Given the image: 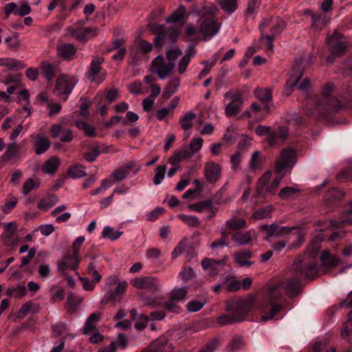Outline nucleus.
<instances>
[{
	"instance_id": "nucleus-1",
	"label": "nucleus",
	"mask_w": 352,
	"mask_h": 352,
	"mask_svg": "<svg viewBox=\"0 0 352 352\" xmlns=\"http://www.w3.org/2000/svg\"><path fill=\"white\" fill-rule=\"evenodd\" d=\"M296 162V151L292 148H286L282 150L280 157L275 163L276 177L270 183L272 173L267 170L259 178L257 184L256 192L259 197L267 198L274 195L276 188L281 179L287 171H289Z\"/></svg>"
},
{
	"instance_id": "nucleus-2",
	"label": "nucleus",
	"mask_w": 352,
	"mask_h": 352,
	"mask_svg": "<svg viewBox=\"0 0 352 352\" xmlns=\"http://www.w3.org/2000/svg\"><path fill=\"white\" fill-rule=\"evenodd\" d=\"M291 272L293 275L287 278L282 283L287 295L294 298L300 293V278L314 280L318 276V264L305 256L296 258L292 265Z\"/></svg>"
},
{
	"instance_id": "nucleus-3",
	"label": "nucleus",
	"mask_w": 352,
	"mask_h": 352,
	"mask_svg": "<svg viewBox=\"0 0 352 352\" xmlns=\"http://www.w3.org/2000/svg\"><path fill=\"white\" fill-rule=\"evenodd\" d=\"M182 54V50L177 47L167 50L166 58L168 63H166L163 55L159 54L152 60L151 67L158 77L164 80L172 74L175 67V60Z\"/></svg>"
},
{
	"instance_id": "nucleus-4",
	"label": "nucleus",
	"mask_w": 352,
	"mask_h": 352,
	"mask_svg": "<svg viewBox=\"0 0 352 352\" xmlns=\"http://www.w3.org/2000/svg\"><path fill=\"white\" fill-rule=\"evenodd\" d=\"M149 28L156 36L153 44L160 52L166 43L174 44L177 42L180 34V30L175 28H166L164 25L150 23Z\"/></svg>"
},
{
	"instance_id": "nucleus-5",
	"label": "nucleus",
	"mask_w": 352,
	"mask_h": 352,
	"mask_svg": "<svg viewBox=\"0 0 352 352\" xmlns=\"http://www.w3.org/2000/svg\"><path fill=\"white\" fill-rule=\"evenodd\" d=\"M199 25L200 32L206 38H211L219 32V25L215 20V12L213 9L204 7Z\"/></svg>"
},
{
	"instance_id": "nucleus-6",
	"label": "nucleus",
	"mask_w": 352,
	"mask_h": 352,
	"mask_svg": "<svg viewBox=\"0 0 352 352\" xmlns=\"http://www.w3.org/2000/svg\"><path fill=\"white\" fill-rule=\"evenodd\" d=\"M282 283H278L269 287L266 300H267L268 305L272 307L268 314L262 316L261 320L263 322L274 318L283 308V305L279 302V300L283 297L282 292L280 291Z\"/></svg>"
},
{
	"instance_id": "nucleus-7",
	"label": "nucleus",
	"mask_w": 352,
	"mask_h": 352,
	"mask_svg": "<svg viewBox=\"0 0 352 352\" xmlns=\"http://www.w3.org/2000/svg\"><path fill=\"white\" fill-rule=\"evenodd\" d=\"M251 307L249 300L241 297L231 298L226 302V310L240 320L243 321Z\"/></svg>"
},
{
	"instance_id": "nucleus-8",
	"label": "nucleus",
	"mask_w": 352,
	"mask_h": 352,
	"mask_svg": "<svg viewBox=\"0 0 352 352\" xmlns=\"http://www.w3.org/2000/svg\"><path fill=\"white\" fill-rule=\"evenodd\" d=\"M255 133L259 136L267 135V139L271 146H276L283 142L287 138L288 132L285 126H279L277 131H272L270 126L258 125Z\"/></svg>"
},
{
	"instance_id": "nucleus-9",
	"label": "nucleus",
	"mask_w": 352,
	"mask_h": 352,
	"mask_svg": "<svg viewBox=\"0 0 352 352\" xmlns=\"http://www.w3.org/2000/svg\"><path fill=\"white\" fill-rule=\"evenodd\" d=\"M254 94L256 98L263 103V107L254 102L251 104L250 109L256 113L265 111V113L262 116V118H265L273 106L272 91L268 89L256 88Z\"/></svg>"
},
{
	"instance_id": "nucleus-10",
	"label": "nucleus",
	"mask_w": 352,
	"mask_h": 352,
	"mask_svg": "<svg viewBox=\"0 0 352 352\" xmlns=\"http://www.w3.org/2000/svg\"><path fill=\"white\" fill-rule=\"evenodd\" d=\"M344 191L333 187L328 190L324 196V201L321 213L325 214L333 211L340 206L341 201L344 197Z\"/></svg>"
},
{
	"instance_id": "nucleus-11",
	"label": "nucleus",
	"mask_w": 352,
	"mask_h": 352,
	"mask_svg": "<svg viewBox=\"0 0 352 352\" xmlns=\"http://www.w3.org/2000/svg\"><path fill=\"white\" fill-rule=\"evenodd\" d=\"M343 36L338 32L327 38V45L329 47L331 54L327 56V63L331 64L335 58L344 54L346 51V43L342 41Z\"/></svg>"
},
{
	"instance_id": "nucleus-12",
	"label": "nucleus",
	"mask_w": 352,
	"mask_h": 352,
	"mask_svg": "<svg viewBox=\"0 0 352 352\" xmlns=\"http://www.w3.org/2000/svg\"><path fill=\"white\" fill-rule=\"evenodd\" d=\"M224 192L225 190L222 188L215 194V195L211 199L199 202L197 204H194L192 205V208L199 212L206 210L208 212V217L209 218H212L213 217H214L217 211V208L215 207V205H221L225 201L223 199Z\"/></svg>"
},
{
	"instance_id": "nucleus-13",
	"label": "nucleus",
	"mask_w": 352,
	"mask_h": 352,
	"mask_svg": "<svg viewBox=\"0 0 352 352\" xmlns=\"http://www.w3.org/2000/svg\"><path fill=\"white\" fill-rule=\"evenodd\" d=\"M261 228L267 232V237H278L281 235L288 234L293 230H296L294 234L297 238L298 245L300 246L303 241L304 237L302 234L299 230H297V228L295 226L288 228L285 226H280L273 223L269 226L267 224L262 225Z\"/></svg>"
},
{
	"instance_id": "nucleus-14",
	"label": "nucleus",
	"mask_w": 352,
	"mask_h": 352,
	"mask_svg": "<svg viewBox=\"0 0 352 352\" xmlns=\"http://www.w3.org/2000/svg\"><path fill=\"white\" fill-rule=\"evenodd\" d=\"M305 65L302 59L296 60L293 67L290 72L289 77L287 80V88L285 89V94L289 96L292 94L294 89L297 87L300 80L304 75Z\"/></svg>"
},
{
	"instance_id": "nucleus-15",
	"label": "nucleus",
	"mask_w": 352,
	"mask_h": 352,
	"mask_svg": "<svg viewBox=\"0 0 352 352\" xmlns=\"http://www.w3.org/2000/svg\"><path fill=\"white\" fill-rule=\"evenodd\" d=\"M130 283L138 289H146L155 294L161 288L160 280L154 276H140L131 280Z\"/></svg>"
},
{
	"instance_id": "nucleus-16",
	"label": "nucleus",
	"mask_w": 352,
	"mask_h": 352,
	"mask_svg": "<svg viewBox=\"0 0 352 352\" xmlns=\"http://www.w3.org/2000/svg\"><path fill=\"white\" fill-rule=\"evenodd\" d=\"M76 82L77 80L74 77L60 75L56 80V89L60 94L67 96L72 93Z\"/></svg>"
},
{
	"instance_id": "nucleus-17",
	"label": "nucleus",
	"mask_w": 352,
	"mask_h": 352,
	"mask_svg": "<svg viewBox=\"0 0 352 352\" xmlns=\"http://www.w3.org/2000/svg\"><path fill=\"white\" fill-rule=\"evenodd\" d=\"M227 257L225 256L223 259L216 261L213 258H205L201 263V266L205 270H209V274L212 276H216L219 273L222 272L224 269L225 261Z\"/></svg>"
},
{
	"instance_id": "nucleus-18",
	"label": "nucleus",
	"mask_w": 352,
	"mask_h": 352,
	"mask_svg": "<svg viewBox=\"0 0 352 352\" xmlns=\"http://www.w3.org/2000/svg\"><path fill=\"white\" fill-rule=\"evenodd\" d=\"M50 131L53 138H59L62 142H70L73 140L72 131L60 124H53Z\"/></svg>"
},
{
	"instance_id": "nucleus-19",
	"label": "nucleus",
	"mask_w": 352,
	"mask_h": 352,
	"mask_svg": "<svg viewBox=\"0 0 352 352\" xmlns=\"http://www.w3.org/2000/svg\"><path fill=\"white\" fill-rule=\"evenodd\" d=\"M126 287L127 283L126 281L118 283L115 290L108 292L102 299L101 303L106 304L110 302L116 303L119 302L122 296L124 294Z\"/></svg>"
},
{
	"instance_id": "nucleus-20",
	"label": "nucleus",
	"mask_w": 352,
	"mask_h": 352,
	"mask_svg": "<svg viewBox=\"0 0 352 352\" xmlns=\"http://www.w3.org/2000/svg\"><path fill=\"white\" fill-rule=\"evenodd\" d=\"M41 75L49 82H52L59 72L58 65L43 60L41 63Z\"/></svg>"
},
{
	"instance_id": "nucleus-21",
	"label": "nucleus",
	"mask_w": 352,
	"mask_h": 352,
	"mask_svg": "<svg viewBox=\"0 0 352 352\" xmlns=\"http://www.w3.org/2000/svg\"><path fill=\"white\" fill-rule=\"evenodd\" d=\"M80 262L78 254H73L64 256L60 262L58 263V270L65 272L67 270H74L77 268Z\"/></svg>"
},
{
	"instance_id": "nucleus-22",
	"label": "nucleus",
	"mask_w": 352,
	"mask_h": 352,
	"mask_svg": "<svg viewBox=\"0 0 352 352\" xmlns=\"http://www.w3.org/2000/svg\"><path fill=\"white\" fill-rule=\"evenodd\" d=\"M271 24L272 25L270 29V35H274V37L282 32L285 28V22L280 18L276 17L269 21H264L263 23L260 25L261 32H263L264 28Z\"/></svg>"
},
{
	"instance_id": "nucleus-23",
	"label": "nucleus",
	"mask_w": 352,
	"mask_h": 352,
	"mask_svg": "<svg viewBox=\"0 0 352 352\" xmlns=\"http://www.w3.org/2000/svg\"><path fill=\"white\" fill-rule=\"evenodd\" d=\"M101 63L102 61L98 58L94 59L89 65L88 70V78L93 82L100 83L104 78V77L98 76L101 70Z\"/></svg>"
},
{
	"instance_id": "nucleus-24",
	"label": "nucleus",
	"mask_w": 352,
	"mask_h": 352,
	"mask_svg": "<svg viewBox=\"0 0 352 352\" xmlns=\"http://www.w3.org/2000/svg\"><path fill=\"white\" fill-rule=\"evenodd\" d=\"M221 168L214 162H209L206 165L205 173L208 182L214 183L220 176Z\"/></svg>"
},
{
	"instance_id": "nucleus-25",
	"label": "nucleus",
	"mask_w": 352,
	"mask_h": 352,
	"mask_svg": "<svg viewBox=\"0 0 352 352\" xmlns=\"http://www.w3.org/2000/svg\"><path fill=\"white\" fill-rule=\"evenodd\" d=\"M320 261L322 265L329 269L336 267L341 263V260L338 257L331 255L328 250L322 252Z\"/></svg>"
},
{
	"instance_id": "nucleus-26",
	"label": "nucleus",
	"mask_w": 352,
	"mask_h": 352,
	"mask_svg": "<svg viewBox=\"0 0 352 352\" xmlns=\"http://www.w3.org/2000/svg\"><path fill=\"white\" fill-rule=\"evenodd\" d=\"M193 156V152L190 151L188 147H184L180 151H175L173 155L169 159V162L173 166H179V163L185 160L191 158Z\"/></svg>"
},
{
	"instance_id": "nucleus-27",
	"label": "nucleus",
	"mask_w": 352,
	"mask_h": 352,
	"mask_svg": "<svg viewBox=\"0 0 352 352\" xmlns=\"http://www.w3.org/2000/svg\"><path fill=\"white\" fill-rule=\"evenodd\" d=\"M196 54V50L195 47L190 46L186 51L185 55L180 59L178 63V73L179 74H184L187 67L188 66L190 60Z\"/></svg>"
},
{
	"instance_id": "nucleus-28",
	"label": "nucleus",
	"mask_w": 352,
	"mask_h": 352,
	"mask_svg": "<svg viewBox=\"0 0 352 352\" xmlns=\"http://www.w3.org/2000/svg\"><path fill=\"white\" fill-rule=\"evenodd\" d=\"M243 104V98H236L234 100H231L225 108V113L228 117L236 116L240 111Z\"/></svg>"
},
{
	"instance_id": "nucleus-29",
	"label": "nucleus",
	"mask_w": 352,
	"mask_h": 352,
	"mask_svg": "<svg viewBox=\"0 0 352 352\" xmlns=\"http://www.w3.org/2000/svg\"><path fill=\"white\" fill-rule=\"evenodd\" d=\"M59 56L65 60H71L76 54L77 49L71 43H64L57 48Z\"/></svg>"
},
{
	"instance_id": "nucleus-30",
	"label": "nucleus",
	"mask_w": 352,
	"mask_h": 352,
	"mask_svg": "<svg viewBox=\"0 0 352 352\" xmlns=\"http://www.w3.org/2000/svg\"><path fill=\"white\" fill-rule=\"evenodd\" d=\"M51 142L47 137L38 135L34 141V147L36 154L42 155L50 147Z\"/></svg>"
},
{
	"instance_id": "nucleus-31",
	"label": "nucleus",
	"mask_w": 352,
	"mask_h": 352,
	"mask_svg": "<svg viewBox=\"0 0 352 352\" xmlns=\"http://www.w3.org/2000/svg\"><path fill=\"white\" fill-rule=\"evenodd\" d=\"M100 313H92L87 319V321L83 327V333L85 335H90L96 331L95 323L100 320Z\"/></svg>"
},
{
	"instance_id": "nucleus-32",
	"label": "nucleus",
	"mask_w": 352,
	"mask_h": 352,
	"mask_svg": "<svg viewBox=\"0 0 352 352\" xmlns=\"http://www.w3.org/2000/svg\"><path fill=\"white\" fill-rule=\"evenodd\" d=\"M82 298L79 296L74 294L73 292H69L67 298V303L65 308L67 312L70 314H74L76 312L78 306L82 302Z\"/></svg>"
},
{
	"instance_id": "nucleus-33",
	"label": "nucleus",
	"mask_w": 352,
	"mask_h": 352,
	"mask_svg": "<svg viewBox=\"0 0 352 352\" xmlns=\"http://www.w3.org/2000/svg\"><path fill=\"white\" fill-rule=\"evenodd\" d=\"M0 66L6 67L13 71H19L25 67V65L21 60L10 58H0Z\"/></svg>"
},
{
	"instance_id": "nucleus-34",
	"label": "nucleus",
	"mask_w": 352,
	"mask_h": 352,
	"mask_svg": "<svg viewBox=\"0 0 352 352\" xmlns=\"http://www.w3.org/2000/svg\"><path fill=\"white\" fill-rule=\"evenodd\" d=\"M251 256L252 253L250 250H243L236 252L234 256V258L235 262L240 267H250L252 264V262L248 261V258H251Z\"/></svg>"
},
{
	"instance_id": "nucleus-35",
	"label": "nucleus",
	"mask_w": 352,
	"mask_h": 352,
	"mask_svg": "<svg viewBox=\"0 0 352 352\" xmlns=\"http://www.w3.org/2000/svg\"><path fill=\"white\" fill-rule=\"evenodd\" d=\"M60 166V160L56 157H52L43 165L42 170L47 174L55 173Z\"/></svg>"
},
{
	"instance_id": "nucleus-36",
	"label": "nucleus",
	"mask_w": 352,
	"mask_h": 352,
	"mask_svg": "<svg viewBox=\"0 0 352 352\" xmlns=\"http://www.w3.org/2000/svg\"><path fill=\"white\" fill-rule=\"evenodd\" d=\"M188 292V287H176L169 293V298L178 302H181L186 298Z\"/></svg>"
},
{
	"instance_id": "nucleus-37",
	"label": "nucleus",
	"mask_w": 352,
	"mask_h": 352,
	"mask_svg": "<svg viewBox=\"0 0 352 352\" xmlns=\"http://www.w3.org/2000/svg\"><path fill=\"white\" fill-rule=\"evenodd\" d=\"M187 16L186 8L181 5L179 8L174 11L168 18V23H179L183 21Z\"/></svg>"
},
{
	"instance_id": "nucleus-38",
	"label": "nucleus",
	"mask_w": 352,
	"mask_h": 352,
	"mask_svg": "<svg viewBox=\"0 0 352 352\" xmlns=\"http://www.w3.org/2000/svg\"><path fill=\"white\" fill-rule=\"evenodd\" d=\"M85 167L80 164H75L69 167L67 173L70 177L77 179L87 175Z\"/></svg>"
},
{
	"instance_id": "nucleus-39",
	"label": "nucleus",
	"mask_w": 352,
	"mask_h": 352,
	"mask_svg": "<svg viewBox=\"0 0 352 352\" xmlns=\"http://www.w3.org/2000/svg\"><path fill=\"white\" fill-rule=\"evenodd\" d=\"M73 34L79 41H85L86 39L88 38V37L89 36H96L97 30L94 28L87 27L82 30H76L73 33Z\"/></svg>"
},
{
	"instance_id": "nucleus-40",
	"label": "nucleus",
	"mask_w": 352,
	"mask_h": 352,
	"mask_svg": "<svg viewBox=\"0 0 352 352\" xmlns=\"http://www.w3.org/2000/svg\"><path fill=\"white\" fill-rule=\"evenodd\" d=\"M254 233L251 232H238L233 235L232 240L239 245H244L251 241Z\"/></svg>"
},
{
	"instance_id": "nucleus-41",
	"label": "nucleus",
	"mask_w": 352,
	"mask_h": 352,
	"mask_svg": "<svg viewBox=\"0 0 352 352\" xmlns=\"http://www.w3.org/2000/svg\"><path fill=\"white\" fill-rule=\"evenodd\" d=\"M217 321L221 326L233 324L235 323L240 322V320L237 319L236 317H235L234 316H233L232 314H230L229 312L219 316L217 318Z\"/></svg>"
},
{
	"instance_id": "nucleus-42",
	"label": "nucleus",
	"mask_w": 352,
	"mask_h": 352,
	"mask_svg": "<svg viewBox=\"0 0 352 352\" xmlns=\"http://www.w3.org/2000/svg\"><path fill=\"white\" fill-rule=\"evenodd\" d=\"M196 115L192 111H189L186 113L183 117H182L179 120V123L184 130H188L191 129L192 126V121L195 118Z\"/></svg>"
},
{
	"instance_id": "nucleus-43",
	"label": "nucleus",
	"mask_w": 352,
	"mask_h": 352,
	"mask_svg": "<svg viewBox=\"0 0 352 352\" xmlns=\"http://www.w3.org/2000/svg\"><path fill=\"white\" fill-rule=\"evenodd\" d=\"M207 300L206 298H204L202 300H193L189 301L186 305V309L189 312H197L201 309L206 304Z\"/></svg>"
},
{
	"instance_id": "nucleus-44",
	"label": "nucleus",
	"mask_w": 352,
	"mask_h": 352,
	"mask_svg": "<svg viewBox=\"0 0 352 352\" xmlns=\"http://www.w3.org/2000/svg\"><path fill=\"white\" fill-rule=\"evenodd\" d=\"M122 232L116 230L110 226H106L102 232V236L104 238L109 239L112 241L118 239L122 234Z\"/></svg>"
},
{
	"instance_id": "nucleus-45",
	"label": "nucleus",
	"mask_w": 352,
	"mask_h": 352,
	"mask_svg": "<svg viewBox=\"0 0 352 352\" xmlns=\"http://www.w3.org/2000/svg\"><path fill=\"white\" fill-rule=\"evenodd\" d=\"M179 83L178 79L170 80L168 85L164 90L163 97L166 99L169 98L177 91Z\"/></svg>"
},
{
	"instance_id": "nucleus-46",
	"label": "nucleus",
	"mask_w": 352,
	"mask_h": 352,
	"mask_svg": "<svg viewBox=\"0 0 352 352\" xmlns=\"http://www.w3.org/2000/svg\"><path fill=\"white\" fill-rule=\"evenodd\" d=\"M336 179L340 182L352 181V166L346 167L340 171Z\"/></svg>"
},
{
	"instance_id": "nucleus-47",
	"label": "nucleus",
	"mask_w": 352,
	"mask_h": 352,
	"mask_svg": "<svg viewBox=\"0 0 352 352\" xmlns=\"http://www.w3.org/2000/svg\"><path fill=\"white\" fill-rule=\"evenodd\" d=\"M166 170V165H160L155 168V176L153 178V183L155 185H159L162 183V180L164 178Z\"/></svg>"
},
{
	"instance_id": "nucleus-48",
	"label": "nucleus",
	"mask_w": 352,
	"mask_h": 352,
	"mask_svg": "<svg viewBox=\"0 0 352 352\" xmlns=\"http://www.w3.org/2000/svg\"><path fill=\"white\" fill-rule=\"evenodd\" d=\"M100 154V149L98 146H93L89 150L85 153V159L89 162L95 161L97 157Z\"/></svg>"
},
{
	"instance_id": "nucleus-49",
	"label": "nucleus",
	"mask_w": 352,
	"mask_h": 352,
	"mask_svg": "<svg viewBox=\"0 0 352 352\" xmlns=\"http://www.w3.org/2000/svg\"><path fill=\"white\" fill-rule=\"evenodd\" d=\"M130 169L131 166H127L124 168L116 169L113 171L111 176L114 177L117 181H122L127 177Z\"/></svg>"
},
{
	"instance_id": "nucleus-50",
	"label": "nucleus",
	"mask_w": 352,
	"mask_h": 352,
	"mask_svg": "<svg viewBox=\"0 0 352 352\" xmlns=\"http://www.w3.org/2000/svg\"><path fill=\"white\" fill-rule=\"evenodd\" d=\"M195 276L193 269L191 267H184L178 275L184 283L189 281L195 277Z\"/></svg>"
},
{
	"instance_id": "nucleus-51",
	"label": "nucleus",
	"mask_w": 352,
	"mask_h": 352,
	"mask_svg": "<svg viewBox=\"0 0 352 352\" xmlns=\"http://www.w3.org/2000/svg\"><path fill=\"white\" fill-rule=\"evenodd\" d=\"M21 76L22 75L19 73L1 75L0 77V81L6 85H9L12 82H19L21 80Z\"/></svg>"
},
{
	"instance_id": "nucleus-52",
	"label": "nucleus",
	"mask_w": 352,
	"mask_h": 352,
	"mask_svg": "<svg viewBox=\"0 0 352 352\" xmlns=\"http://www.w3.org/2000/svg\"><path fill=\"white\" fill-rule=\"evenodd\" d=\"M220 5L221 8L228 12H233L236 9V0H221Z\"/></svg>"
},
{
	"instance_id": "nucleus-53",
	"label": "nucleus",
	"mask_w": 352,
	"mask_h": 352,
	"mask_svg": "<svg viewBox=\"0 0 352 352\" xmlns=\"http://www.w3.org/2000/svg\"><path fill=\"white\" fill-rule=\"evenodd\" d=\"M298 192V189L294 188L292 186H286L280 190L278 196L282 199H288L289 198L292 197L294 194Z\"/></svg>"
},
{
	"instance_id": "nucleus-54",
	"label": "nucleus",
	"mask_w": 352,
	"mask_h": 352,
	"mask_svg": "<svg viewBox=\"0 0 352 352\" xmlns=\"http://www.w3.org/2000/svg\"><path fill=\"white\" fill-rule=\"evenodd\" d=\"M177 302L169 298L168 301L163 303V307L170 312L178 314L181 312L182 308L177 305Z\"/></svg>"
},
{
	"instance_id": "nucleus-55",
	"label": "nucleus",
	"mask_w": 352,
	"mask_h": 352,
	"mask_svg": "<svg viewBox=\"0 0 352 352\" xmlns=\"http://www.w3.org/2000/svg\"><path fill=\"white\" fill-rule=\"evenodd\" d=\"M27 292L26 287L24 285H17L16 287L7 289L8 295H13L16 298H21L25 295Z\"/></svg>"
},
{
	"instance_id": "nucleus-56",
	"label": "nucleus",
	"mask_w": 352,
	"mask_h": 352,
	"mask_svg": "<svg viewBox=\"0 0 352 352\" xmlns=\"http://www.w3.org/2000/svg\"><path fill=\"white\" fill-rule=\"evenodd\" d=\"M111 343H116L115 346L116 350L118 349H125L129 343V339L126 335L124 333H119L116 340H113Z\"/></svg>"
},
{
	"instance_id": "nucleus-57",
	"label": "nucleus",
	"mask_w": 352,
	"mask_h": 352,
	"mask_svg": "<svg viewBox=\"0 0 352 352\" xmlns=\"http://www.w3.org/2000/svg\"><path fill=\"white\" fill-rule=\"evenodd\" d=\"M18 152V147L15 143H12L8 145L6 151L3 155V157L5 160H10L14 156H16Z\"/></svg>"
},
{
	"instance_id": "nucleus-58",
	"label": "nucleus",
	"mask_w": 352,
	"mask_h": 352,
	"mask_svg": "<svg viewBox=\"0 0 352 352\" xmlns=\"http://www.w3.org/2000/svg\"><path fill=\"white\" fill-rule=\"evenodd\" d=\"M341 217L340 220H352V201L340 209Z\"/></svg>"
},
{
	"instance_id": "nucleus-59",
	"label": "nucleus",
	"mask_w": 352,
	"mask_h": 352,
	"mask_svg": "<svg viewBox=\"0 0 352 352\" xmlns=\"http://www.w3.org/2000/svg\"><path fill=\"white\" fill-rule=\"evenodd\" d=\"M160 349L162 352H175L174 346L172 343L169 342L166 338H160L158 339Z\"/></svg>"
},
{
	"instance_id": "nucleus-60",
	"label": "nucleus",
	"mask_w": 352,
	"mask_h": 352,
	"mask_svg": "<svg viewBox=\"0 0 352 352\" xmlns=\"http://www.w3.org/2000/svg\"><path fill=\"white\" fill-rule=\"evenodd\" d=\"M77 126L79 129L84 131L85 133L90 137H94L96 135L95 129L89 123L81 122L77 123Z\"/></svg>"
},
{
	"instance_id": "nucleus-61",
	"label": "nucleus",
	"mask_w": 352,
	"mask_h": 352,
	"mask_svg": "<svg viewBox=\"0 0 352 352\" xmlns=\"http://www.w3.org/2000/svg\"><path fill=\"white\" fill-rule=\"evenodd\" d=\"M345 236V232L341 228V226L336 228L328 238V241H340L342 238Z\"/></svg>"
},
{
	"instance_id": "nucleus-62",
	"label": "nucleus",
	"mask_w": 352,
	"mask_h": 352,
	"mask_svg": "<svg viewBox=\"0 0 352 352\" xmlns=\"http://www.w3.org/2000/svg\"><path fill=\"white\" fill-rule=\"evenodd\" d=\"M98 99H99V100L96 104L97 110L99 111L100 116L104 117L107 114L109 104L107 103L102 104V96L98 94L95 97L96 100Z\"/></svg>"
},
{
	"instance_id": "nucleus-63",
	"label": "nucleus",
	"mask_w": 352,
	"mask_h": 352,
	"mask_svg": "<svg viewBox=\"0 0 352 352\" xmlns=\"http://www.w3.org/2000/svg\"><path fill=\"white\" fill-rule=\"evenodd\" d=\"M203 144V139L201 138H194L191 140L189 144L190 151L193 152V155L195 152L201 149Z\"/></svg>"
},
{
	"instance_id": "nucleus-64",
	"label": "nucleus",
	"mask_w": 352,
	"mask_h": 352,
	"mask_svg": "<svg viewBox=\"0 0 352 352\" xmlns=\"http://www.w3.org/2000/svg\"><path fill=\"white\" fill-rule=\"evenodd\" d=\"M148 320L149 317L140 314L137 322L135 323L134 327L138 331L144 329L146 327Z\"/></svg>"
}]
</instances>
